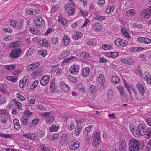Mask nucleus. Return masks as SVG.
Masks as SVG:
<instances>
[{
    "instance_id": "obj_61",
    "label": "nucleus",
    "mask_w": 151,
    "mask_h": 151,
    "mask_svg": "<svg viewBox=\"0 0 151 151\" xmlns=\"http://www.w3.org/2000/svg\"><path fill=\"white\" fill-rule=\"evenodd\" d=\"M24 112V115L28 117L30 116L32 114V113L29 110L25 111Z\"/></svg>"
},
{
    "instance_id": "obj_43",
    "label": "nucleus",
    "mask_w": 151,
    "mask_h": 151,
    "mask_svg": "<svg viewBox=\"0 0 151 151\" xmlns=\"http://www.w3.org/2000/svg\"><path fill=\"white\" fill-rule=\"evenodd\" d=\"M90 91L91 93L93 94L96 91V89L95 88V86L91 85L90 86Z\"/></svg>"
},
{
    "instance_id": "obj_20",
    "label": "nucleus",
    "mask_w": 151,
    "mask_h": 151,
    "mask_svg": "<svg viewBox=\"0 0 151 151\" xmlns=\"http://www.w3.org/2000/svg\"><path fill=\"white\" fill-rule=\"evenodd\" d=\"M42 73V71L37 70L33 72L32 74V77L35 78L41 75Z\"/></svg>"
},
{
    "instance_id": "obj_19",
    "label": "nucleus",
    "mask_w": 151,
    "mask_h": 151,
    "mask_svg": "<svg viewBox=\"0 0 151 151\" xmlns=\"http://www.w3.org/2000/svg\"><path fill=\"white\" fill-rule=\"evenodd\" d=\"M90 69L88 67L84 68L82 70V75L83 77L88 76L89 74Z\"/></svg>"
},
{
    "instance_id": "obj_17",
    "label": "nucleus",
    "mask_w": 151,
    "mask_h": 151,
    "mask_svg": "<svg viewBox=\"0 0 151 151\" xmlns=\"http://www.w3.org/2000/svg\"><path fill=\"white\" fill-rule=\"evenodd\" d=\"M8 46L11 48L19 47H20V42H12L9 44Z\"/></svg>"
},
{
    "instance_id": "obj_16",
    "label": "nucleus",
    "mask_w": 151,
    "mask_h": 151,
    "mask_svg": "<svg viewBox=\"0 0 151 151\" xmlns=\"http://www.w3.org/2000/svg\"><path fill=\"white\" fill-rule=\"evenodd\" d=\"M144 78L148 84H151V76L150 73L147 71L145 73Z\"/></svg>"
},
{
    "instance_id": "obj_51",
    "label": "nucleus",
    "mask_w": 151,
    "mask_h": 151,
    "mask_svg": "<svg viewBox=\"0 0 151 151\" xmlns=\"http://www.w3.org/2000/svg\"><path fill=\"white\" fill-rule=\"evenodd\" d=\"M111 45H108L106 44H104L102 45V47L103 49L106 50H109L111 47Z\"/></svg>"
},
{
    "instance_id": "obj_25",
    "label": "nucleus",
    "mask_w": 151,
    "mask_h": 151,
    "mask_svg": "<svg viewBox=\"0 0 151 151\" xmlns=\"http://www.w3.org/2000/svg\"><path fill=\"white\" fill-rule=\"evenodd\" d=\"M124 86H126V88L128 89V91L129 92L130 94H131V89H132V91L134 93L137 94L136 91L134 87L132 86L129 87V86L127 85V84L126 85H125V84H124Z\"/></svg>"
},
{
    "instance_id": "obj_38",
    "label": "nucleus",
    "mask_w": 151,
    "mask_h": 151,
    "mask_svg": "<svg viewBox=\"0 0 151 151\" xmlns=\"http://www.w3.org/2000/svg\"><path fill=\"white\" fill-rule=\"evenodd\" d=\"M40 150L43 151H50L49 149L43 145H41L40 146Z\"/></svg>"
},
{
    "instance_id": "obj_41",
    "label": "nucleus",
    "mask_w": 151,
    "mask_h": 151,
    "mask_svg": "<svg viewBox=\"0 0 151 151\" xmlns=\"http://www.w3.org/2000/svg\"><path fill=\"white\" fill-rule=\"evenodd\" d=\"M38 54L43 57H44L46 55V51L45 50H40L38 51Z\"/></svg>"
},
{
    "instance_id": "obj_39",
    "label": "nucleus",
    "mask_w": 151,
    "mask_h": 151,
    "mask_svg": "<svg viewBox=\"0 0 151 151\" xmlns=\"http://www.w3.org/2000/svg\"><path fill=\"white\" fill-rule=\"evenodd\" d=\"M126 64L127 65H132L134 62V60L132 58H127Z\"/></svg>"
},
{
    "instance_id": "obj_7",
    "label": "nucleus",
    "mask_w": 151,
    "mask_h": 151,
    "mask_svg": "<svg viewBox=\"0 0 151 151\" xmlns=\"http://www.w3.org/2000/svg\"><path fill=\"white\" fill-rule=\"evenodd\" d=\"M79 68L80 66L78 64H73L70 68L69 71L71 74H75L79 72Z\"/></svg>"
},
{
    "instance_id": "obj_5",
    "label": "nucleus",
    "mask_w": 151,
    "mask_h": 151,
    "mask_svg": "<svg viewBox=\"0 0 151 151\" xmlns=\"http://www.w3.org/2000/svg\"><path fill=\"white\" fill-rule=\"evenodd\" d=\"M100 134V133L97 132L93 137V141L92 144L93 146H96L100 143L101 141Z\"/></svg>"
},
{
    "instance_id": "obj_8",
    "label": "nucleus",
    "mask_w": 151,
    "mask_h": 151,
    "mask_svg": "<svg viewBox=\"0 0 151 151\" xmlns=\"http://www.w3.org/2000/svg\"><path fill=\"white\" fill-rule=\"evenodd\" d=\"M118 147L120 151H125L126 149V144L125 139L120 140L118 143Z\"/></svg>"
},
{
    "instance_id": "obj_4",
    "label": "nucleus",
    "mask_w": 151,
    "mask_h": 151,
    "mask_svg": "<svg viewBox=\"0 0 151 151\" xmlns=\"http://www.w3.org/2000/svg\"><path fill=\"white\" fill-rule=\"evenodd\" d=\"M22 51L20 48L12 50L9 53V56L12 58L15 59L18 58L22 54Z\"/></svg>"
},
{
    "instance_id": "obj_63",
    "label": "nucleus",
    "mask_w": 151,
    "mask_h": 151,
    "mask_svg": "<svg viewBox=\"0 0 151 151\" xmlns=\"http://www.w3.org/2000/svg\"><path fill=\"white\" fill-rule=\"evenodd\" d=\"M27 71L30 72L32 71V70H34L31 64H29V66L27 67Z\"/></svg>"
},
{
    "instance_id": "obj_14",
    "label": "nucleus",
    "mask_w": 151,
    "mask_h": 151,
    "mask_svg": "<svg viewBox=\"0 0 151 151\" xmlns=\"http://www.w3.org/2000/svg\"><path fill=\"white\" fill-rule=\"evenodd\" d=\"M61 88L62 91L68 92L70 91V88L64 82H62L60 83Z\"/></svg>"
},
{
    "instance_id": "obj_32",
    "label": "nucleus",
    "mask_w": 151,
    "mask_h": 151,
    "mask_svg": "<svg viewBox=\"0 0 151 151\" xmlns=\"http://www.w3.org/2000/svg\"><path fill=\"white\" fill-rule=\"evenodd\" d=\"M135 14L134 10L133 9H131L127 11L126 12V15L129 16L130 15L134 16Z\"/></svg>"
},
{
    "instance_id": "obj_18",
    "label": "nucleus",
    "mask_w": 151,
    "mask_h": 151,
    "mask_svg": "<svg viewBox=\"0 0 151 151\" xmlns=\"http://www.w3.org/2000/svg\"><path fill=\"white\" fill-rule=\"evenodd\" d=\"M13 122L15 129L17 130H19L21 127L19 120L17 119H15L13 120Z\"/></svg>"
},
{
    "instance_id": "obj_45",
    "label": "nucleus",
    "mask_w": 151,
    "mask_h": 151,
    "mask_svg": "<svg viewBox=\"0 0 151 151\" xmlns=\"http://www.w3.org/2000/svg\"><path fill=\"white\" fill-rule=\"evenodd\" d=\"M0 136L6 138H12L13 137V136L11 134L3 133L0 134Z\"/></svg>"
},
{
    "instance_id": "obj_55",
    "label": "nucleus",
    "mask_w": 151,
    "mask_h": 151,
    "mask_svg": "<svg viewBox=\"0 0 151 151\" xmlns=\"http://www.w3.org/2000/svg\"><path fill=\"white\" fill-rule=\"evenodd\" d=\"M75 127V125L73 123L71 122L70 124L68 125V128L69 130H73Z\"/></svg>"
},
{
    "instance_id": "obj_26",
    "label": "nucleus",
    "mask_w": 151,
    "mask_h": 151,
    "mask_svg": "<svg viewBox=\"0 0 151 151\" xmlns=\"http://www.w3.org/2000/svg\"><path fill=\"white\" fill-rule=\"evenodd\" d=\"M120 81V79L117 76H113L112 77L111 81L114 84H117Z\"/></svg>"
},
{
    "instance_id": "obj_40",
    "label": "nucleus",
    "mask_w": 151,
    "mask_h": 151,
    "mask_svg": "<svg viewBox=\"0 0 151 151\" xmlns=\"http://www.w3.org/2000/svg\"><path fill=\"white\" fill-rule=\"evenodd\" d=\"M5 68L8 70H12L15 69V65H10L5 66Z\"/></svg>"
},
{
    "instance_id": "obj_64",
    "label": "nucleus",
    "mask_w": 151,
    "mask_h": 151,
    "mask_svg": "<svg viewBox=\"0 0 151 151\" xmlns=\"http://www.w3.org/2000/svg\"><path fill=\"white\" fill-rule=\"evenodd\" d=\"M148 125L151 126V118H147L145 120Z\"/></svg>"
},
{
    "instance_id": "obj_49",
    "label": "nucleus",
    "mask_w": 151,
    "mask_h": 151,
    "mask_svg": "<svg viewBox=\"0 0 151 151\" xmlns=\"http://www.w3.org/2000/svg\"><path fill=\"white\" fill-rule=\"evenodd\" d=\"M69 54V52L68 50H66L63 51L61 53V56L63 58H64L68 56Z\"/></svg>"
},
{
    "instance_id": "obj_12",
    "label": "nucleus",
    "mask_w": 151,
    "mask_h": 151,
    "mask_svg": "<svg viewBox=\"0 0 151 151\" xmlns=\"http://www.w3.org/2000/svg\"><path fill=\"white\" fill-rule=\"evenodd\" d=\"M80 145V143L78 142L76 140L75 142L74 140L73 142H72L70 143L69 147L72 150H75L78 148Z\"/></svg>"
},
{
    "instance_id": "obj_30",
    "label": "nucleus",
    "mask_w": 151,
    "mask_h": 151,
    "mask_svg": "<svg viewBox=\"0 0 151 151\" xmlns=\"http://www.w3.org/2000/svg\"><path fill=\"white\" fill-rule=\"evenodd\" d=\"M12 101L16 105L19 109H20V110H23V109L21 107L22 105L19 102L17 101L15 99H12Z\"/></svg>"
},
{
    "instance_id": "obj_44",
    "label": "nucleus",
    "mask_w": 151,
    "mask_h": 151,
    "mask_svg": "<svg viewBox=\"0 0 151 151\" xmlns=\"http://www.w3.org/2000/svg\"><path fill=\"white\" fill-rule=\"evenodd\" d=\"M38 81L37 80L35 81L33 84L31 85L30 86V88L31 89H33L35 88H36L37 86Z\"/></svg>"
},
{
    "instance_id": "obj_6",
    "label": "nucleus",
    "mask_w": 151,
    "mask_h": 151,
    "mask_svg": "<svg viewBox=\"0 0 151 151\" xmlns=\"http://www.w3.org/2000/svg\"><path fill=\"white\" fill-rule=\"evenodd\" d=\"M114 43L115 45L121 46L122 47H125L128 44L126 40L119 38L116 39Z\"/></svg>"
},
{
    "instance_id": "obj_13",
    "label": "nucleus",
    "mask_w": 151,
    "mask_h": 151,
    "mask_svg": "<svg viewBox=\"0 0 151 151\" xmlns=\"http://www.w3.org/2000/svg\"><path fill=\"white\" fill-rule=\"evenodd\" d=\"M136 88L138 89L141 94L143 96L145 91L144 85L139 83L136 85Z\"/></svg>"
},
{
    "instance_id": "obj_47",
    "label": "nucleus",
    "mask_w": 151,
    "mask_h": 151,
    "mask_svg": "<svg viewBox=\"0 0 151 151\" xmlns=\"http://www.w3.org/2000/svg\"><path fill=\"white\" fill-rule=\"evenodd\" d=\"M114 8L113 6H109L106 10V12L107 14L110 13L114 10Z\"/></svg>"
},
{
    "instance_id": "obj_53",
    "label": "nucleus",
    "mask_w": 151,
    "mask_h": 151,
    "mask_svg": "<svg viewBox=\"0 0 151 151\" xmlns=\"http://www.w3.org/2000/svg\"><path fill=\"white\" fill-rule=\"evenodd\" d=\"M50 87L51 90H54L55 88V80L53 79L50 83Z\"/></svg>"
},
{
    "instance_id": "obj_33",
    "label": "nucleus",
    "mask_w": 151,
    "mask_h": 151,
    "mask_svg": "<svg viewBox=\"0 0 151 151\" xmlns=\"http://www.w3.org/2000/svg\"><path fill=\"white\" fill-rule=\"evenodd\" d=\"M98 81L100 84H103V82L104 81V77L102 74H100L99 75Z\"/></svg>"
},
{
    "instance_id": "obj_15",
    "label": "nucleus",
    "mask_w": 151,
    "mask_h": 151,
    "mask_svg": "<svg viewBox=\"0 0 151 151\" xmlns=\"http://www.w3.org/2000/svg\"><path fill=\"white\" fill-rule=\"evenodd\" d=\"M78 122H77V125L76 126V127L75 129V131L74 132V134L76 136H78L79 134L80 133V132L81 131L82 127L81 126L79 125V123H80V124H81V121H77Z\"/></svg>"
},
{
    "instance_id": "obj_48",
    "label": "nucleus",
    "mask_w": 151,
    "mask_h": 151,
    "mask_svg": "<svg viewBox=\"0 0 151 151\" xmlns=\"http://www.w3.org/2000/svg\"><path fill=\"white\" fill-rule=\"evenodd\" d=\"M58 21L60 22L63 25H65L67 23V21L64 18H62L58 19Z\"/></svg>"
},
{
    "instance_id": "obj_10",
    "label": "nucleus",
    "mask_w": 151,
    "mask_h": 151,
    "mask_svg": "<svg viewBox=\"0 0 151 151\" xmlns=\"http://www.w3.org/2000/svg\"><path fill=\"white\" fill-rule=\"evenodd\" d=\"M150 14L151 12L147 9H145L141 12L140 15L143 18L147 19L150 17Z\"/></svg>"
},
{
    "instance_id": "obj_46",
    "label": "nucleus",
    "mask_w": 151,
    "mask_h": 151,
    "mask_svg": "<svg viewBox=\"0 0 151 151\" xmlns=\"http://www.w3.org/2000/svg\"><path fill=\"white\" fill-rule=\"evenodd\" d=\"M17 98L18 99V100L21 101H24L25 100L24 97L21 95L20 93H17Z\"/></svg>"
},
{
    "instance_id": "obj_36",
    "label": "nucleus",
    "mask_w": 151,
    "mask_h": 151,
    "mask_svg": "<svg viewBox=\"0 0 151 151\" xmlns=\"http://www.w3.org/2000/svg\"><path fill=\"white\" fill-rule=\"evenodd\" d=\"M54 117L53 116L47 117L46 120L47 123L49 124L52 123L54 121Z\"/></svg>"
},
{
    "instance_id": "obj_27",
    "label": "nucleus",
    "mask_w": 151,
    "mask_h": 151,
    "mask_svg": "<svg viewBox=\"0 0 151 151\" xmlns=\"http://www.w3.org/2000/svg\"><path fill=\"white\" fill-rule=\"evenodd\" d=\"M22 122L24 125H27L29 123V120L27 117L25 116H22Z\"/></svg>"
},
{
    "instance_id": "obj_23",
    "label": "nucleus",
    "mask_w": 151,
    "mask_h": 151,
    "mask_svg": "<svg viewBox=\"0 0 151 151\" xmlns=\"http://www.w3.org/2000/svg\"><path fill=\"white\" fill-rule=\"evenodd\" d=\"M40 45L41 46L43 45L45 47L49 46V43L46 40H42L39 42Z\"/></svg>"
},
{
    "instance_id": "obj_3",
    "label": "nucleus",
    "mask_w": 151,
    "mask_h": 151,
    "mask_svg": "<svg viewBox=\"0 0 151 151\" xmlns=\"http://www.w3.org/2000/svg\"><path fill=\"white\" fill-rule=\"evenodd\" d=\"M74 4L72 2L71 4L68 3L65 5V11L68 12L69 15L70 16L74 14L75 12L74 7Z\"/></svg>"
},
{
    "instance_id": "obj_31",
    "label": "nucleus",
    "mask_w": 151,
    "mask_h": 151,
    "mask_svg": "<svg viewBox=\"0 0 151 151\" xmlns=\"http://www.w3.org/2000/svg\"><path fill=\"white\" fill-rule=\"evenodd\" d=\"M23 136L32 140L34 139L35 137V135L32 133L24 134Z\"/></svg>"
},
{
    "instance_id": "obj_28",
    "label": "nucleus",
    "mask_w": 151,
    "mask_h": 151,
    "mask_svg": "<svg viewBox=\"0 0 151 151\" xmlns=\"http://www.w3.org/2000/svg\"><path fill=\"white\" fill-rule=\"evenodd\" d=\"M29 31L31 33L33 34H37L40 32V31L38 29L32 27L29 28Z\"/></svg>"
},
{
    "instance_id": "obj_42",
    "label": "nucleus",
    "mask_w": 151,
    "mask_h": 151,
    "mask_svg": "<svg viewBox=\"0 0 151 151\" xmlns=\"http://www.w3.org/2000/svg\"><path fill=\"white\" fill-rule=\"evenodd\" d=\"M16 77L13 76H9L7 77L6 78L9 81H12L13 82H15L17 80Z\"/></svg>"
},
{
    "instance_id": "obj_11",
    "label": "nucleus",
    "mask_w": 151,
    "mask_h": 151,
    "mask_svg": "<svg viewBox=\"0 0 151 151\" xmlns=\"http://www.w3.org/2000/svg\"><path fill=\"white\" fill-rule=\"evenodd\" d=\"M40 12V10H35L34 9H28L27 10L25 13L29 15H36L39 13Z\"/></svg>"
},
{
    "instance_id": "obj_57",
    "label": "nucleus",
    "mask_w": 151,
    "mask_h": 151,
    "mask_svg": "<svg viewBox=\"0 0 151 151\" xmlns=\"http://www.w3.org/2000/svg\"><path fill=\"white\" fill-rule=\"evenodd\" d=\"M81 56H83L85 58H88L90 57L89 54L87 52H83L81 54Z\"/></svg>"
},
{
    "instance_id": "obj_56",
    "label": "nucleus",
    "mask_w": 151,
    "mask_h": 151,
    "mask_svg": "<svg viewBox=\"0 0 151 151\" xmlns=\"http://www.w3.org/2000/svg\"><path fill=\"white\" fill-rule=\"evenodd\" d=\"M68 79L69 81L73 83H75L77 81V80L74 77L71 76H68Z\"/></svg>"
},
{
    "instance_id": "obj_34",
    "label": "nucleus",
    "mask_w": 151,
    "mask_h": 151,
    "mask_svg": "<svg viewBox=\"0 0 151 151\" xmlns=\"http://www.w3.org/2000/svg\"><path fill=\"white\" fill-rule=\"evenodd\" d=\"M59 127V126H57L56 125H53L52 126L50 127L49 130L51 132L53 131H56L58 130Z\"/></svg>"
},
{
    "instance_id": "obj_37",
    "label": "nucleus",
    "mask_w": 151,
    "mask_h": 151,
    "mask_svg": "<svg viewBox=\"0 0 151 151\" xmlns=\"http://www.w3.org/2000/svg\"><path fill=\"white\" fill-rule=\"evenodd\" d=\"M29 83H26V81H24L22 80L21 82L20 81V82L19 84V86L20 88H26L27 86L28 85Z\"/></svg>"
},
{
    "instance_id": "obj_58",
    "label": "nucleus",
    "mask_w": 151,
    "mask_h": 151,
    "mask_svg": "<svg viewBox=\"0 0 151 151\" xmlns=\"http://www.w3.org/2000/svg\"><path fill=\"white\" fill-rule=\"evenodd\" d=\"M34 69L35 70L40 65V63L39 62L33 63L31 64Z\"/></svg>"
},
{
    "instance_id": "obj_35",
    "label": "nucleus",
    "mask_w": 151,
    "mask_h": 151,
    "mask_svg": "<svg viewBox=\"0 0 151 151\" xmlns=\"http://www.w3.org/2000/svg\"><path fill=\"white\" fill-rule=\"evenodd\" d=\"M117 88L120 94L122 96H124L125 94V91L124 88L120 86H118Z\"/></svg>"
},
{
    "instance_id": "obj_22",
    "label": "nucleus",
    "mask_w": 151,
    "mask_h": 151,
    "mask_svg": "<svg viewBox=\"0 0 151 151\" xmlns=\"http://www.w3.org/2000/svg\"><path fill=\"white\" fill-rule=\"evenodd\" d=\"M62 42L64 45L66 46L68 45L70 42V39L66 35L64 36L63 38Z\"/></svg>"
},
{
    "instance_id": "obj_29",
    "label": "nucleus",
    "mask_w": 151,
    "mask_h": 151,
    "mask_svg": "<svg viewBox=\"0 0 151 151\" xmlns=\"http://www.w3.org/2000/svg\"><path fill=\"white\" fill-rule=\"evenodd\" d=\"M39 122V119L38 118H36L33 119L32 121L30 122L29 124V126L31 127H33L35 125L37 124Z\"/></svg>"
},
{
    "instance_id": "obj_2",
    "label": "nucleus",
    "mask_w": 151,
    "mask_h": 151,
    "mask_svg": "<svg viewBox=\"0 0 151 151\" xmlns=\"http://www.w3.org/2000/svg\"><path fill=\"white\" fill-rule=\"evenodd\" d=\"M145 132V126L143 124H139L138 125L136 130L134 132L132 131V132L135 137H139L144 135Z\"/></svg>"
},
{
    "instance_id": "obj_9",
    "label": "nucleus",
    "mask_w": 151,
    "mask_h": 151,
    "mask_svg": "<svg viewBox=\"0 0 151 151\" xmlns=\"http://www.w3.org/2000/svg\"><path fill=\"white\" fill-rule=\"evenodd\" d=\"M34 23L38 26H43L44 24V21L42 17H40L35 19Z\"/></svg>"
},
{
    "instance_id": "obj_60",
    "label": "nucleus",
    "mask_w": 151,
    "mask_h": 151,
    "mask_svg": "<svg viewBox=\"0 0 151 151\" xmlns=\"http://www.w3.org/2000/svg\"><path fill=\"white\" fill-rule=\"evenodd\" d=\"M58 41V39L56 37H52L51 39V42L54 44L57 43Z\"/></svg>"
},
{
    "instance_id": "obj_59",
    "label": "nucleus",
    "mask_w": 151,
    "mask_h": 151,
    "mask_svg": "<svg viewBox=\"0 0 151 151\" xmlns=\"http://www.w3.org/2000/svg\"><path fill=\"white\" fill-rule=\"evenodd\" d=\"M133 27L134 28L140 29L142 27V26L141 24L134 23L133 24Z\"/></svg>"
},
{
    "instance_id": "obj_54",
    "label": "nucleus",
    "mask_w": 151,
    "mask_h": 151,
    "mask_svg": "<svg viewBox=\"0 0 151 151\" xmlns=\"http://www.w3.org/2000/svg\"><path fill=\"white\" fill-rule=\"evenodd\" d=\"M95 26L96 27L95 30L97 31L101 30L102 28L101 25L99 23L95 24Z\"/></svg>"
},
{
    "instance_id": "obj_1",
    "label": "nucleus",
    "mask_w": 151,
    "mask_h": 151,
    "mask_svg": "<svg viewBox=\"0 0 151 151\" xmlns=\"http://www.w3.org/2000/svg\"><path fill=\"white\" fill-rule=\"evenodd\" d=\"M143 141H139L134 139L130 140L129 143V146L130 151H139L140 147L142 148L144 146Z\"/></svg>"
},
{
    "instance_id": "obj_24",
    "label": "nucleus",
    "mask_w": 151,
    "mask_h": 151,
    "mask_svg": "<svg viewBox=\"0 0 151 151\" xmlns=\"http://www.w3.org/2000/svg\"><path fill=\"white\" fill-rule=\"evenodd\" d=\"M121 31L125 37L129 39H130L131 38L130 35L127 32L125 29L124 28H122L121 30Z\"/></svg>"
},
{
    "instance_id": "obj_21",
    "label": "nucleus",
    "mask_w": 151,
    "mask_h": 151,
    "mask_svg": "<svg viewBox=\"0 0 151 151\" xmlns=\"http://www.w3.org/2000/svg\"><path fill=\"white\" fill-rule=\"evenodd\" d=\"M82 37V33L79 32H76L75 34L73 35L72 36L73 38L75 40L81 39Z\"/></svg>"
},
{
    "instance_id": "obj_50",
    "label": "nucleus",
    "mask_w": 151,
    "mask_h": 151,
    "mask_svg": "<svg viewBox=\"0 0 151 151\" xmlns=\"http://www.w3.org/2000/svg\"><path fill=\"white\" fill-rule=\"evenodd\" d=\"M23 26V23L22 22H18L17 23L16 28L17 29H21Z\"/></svg>"
},
{
    "instance_id": "obj_52",
    "label": "nucleus",
    "mask_w": 151,
    "mask_h": 151,
    "mask_svg": "<svg viewBox=\"0 0 151 151\" xmlns=\"http://www.w3.org/2000/svg\"><path fill=\"white\" fill-rule=\"evenodd\" d=\"M119 54L118 52H111L109 53V56L113 58H115L118 56Z\"/></svg>"
},
{
    "instance_id": "obj_62",
    "label": "nucleus",
    "mask_w": 151,
    "mask_h": 151,
    "mask_svg": "<svg viewBox=\"0 0 151 151\" xmlns=\"http://www.w3.org/2000/svg\"><path fill=\"white\" fill-rule=\"evenodd\" d=\"M49 81L44 80L43 79H41L40 83V84L42 86H45L48 83Z\"/></svg>"
}]
</instances>
